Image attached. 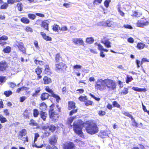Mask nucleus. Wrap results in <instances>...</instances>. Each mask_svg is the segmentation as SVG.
Returning a JSON list of instances; mask_svg holds the SVG:
<instances>
[{
  "label": "nucleus",
  "mask_w": 149,
  "mask_h": 149,
  "mask_svg": "<svg viewBox=\"0 0 149 149\" xmlns=\"http://www.w3.org/2000/svg\"><path fill=\"white\" fill-rule=\"evenodd\" d=\"M84 124L87 125L85 129L88 133L93 135L98 132V127L96 123L93 120L87 121L85 123H83L79 124H76L74 122L73 124V130L77 134L80 135L81 137H83V136H84L82 131Z\"/></svg>",
  "instance_id": "f257e3e1"
},
{
  "label": "nucleus",
  "mask_w": 149,
  "mask_h": 149,
  "mask_svg": "<svg viewBox=\"0 0 149 149\" xmlns=\"http://www.w3.org/2000/svg\"><path fill=\"white\" fill-rule=\"evenodd\" d=\"M54 104H52L49 106L48 113L49 117L51 120L54 122H56L58 120L59 117V113L61 112V108L58 105H57L56 107L57 109L54 110Z\"/></svg>",
  "instance_id": "f03ea898"
},
{
  "label": "nucleus",
  "mask_w": 149,
  "mask_h": 149,
  "mask_svg": "<svg viewBox=\"0 0 149 149\" xmlns=\"http://www.w3.org/2000/svg\"><path fill=\"white\" fill-rule=\"evenodd\" d=\"M105 88L107 87L109 90H113L116 88V84L115 81L108 78L104 80Z\"/></svg>",
  "instance_id": "7ed1b4c3"
},
{
  "label": "nucleus",
  "mask_w": 149,
  "mask_h": 149,
  "mask_svg": "<svg viewBox=\"0 0 149 149\" xmlns=\"http://www.w3.org/2000/svg\"><path fill=\"white\" fill-rule=\"evenodd\" d=\"M104 81L102 79H98L95 85V88L97 90L103 91L106 89Z\"/></svg>",
  "instance_id": "20e7f679"
},
{
  "label": "nucleus",
  "mask_w": 149,
  "mask_h": 149,
  "mask_svg": "<svg viewBox=\"0 0 149 149\" xmlns=\"http://www.w3.org/2000/svg\"><path fill=\"white\" fill-rule=\"evenodd\" d=\"M67 65L62 62L55 64L54 70L56 72H64L66 70Z\"/></svg>",
  "instance_id": "39448f33"
},
{
  "label": "nucleus",
  "mask_w": 149,
  "mask_h": 149,
  "mask_svg": "<svg viewBox=\"0 0 149 149\" xmlns=\"http://www.w3.org/2000/svg\"><path fill=\"white\" fill-rule=\"evenodd\" d=\"M62 147L63 149H75V146L73 142L68 141L63 144Z\"/></svg>",
  "instance_id": "423d86ee"
},
{
  "label": "nucleus",
  "mask_w": 149,
  "mask_h": 149,
  "mask_svg": "<svg viewBox=\"0 0 149 149\" xmlns=\"http://www.w3.org/2000/svg\"><path fill=\"white\" fill-rule=\"evenodd\" d=\"M45 90L47 92L51 94V96L56 100L57 102H58L60 100V97L58 95H57L53 92L52 90L49 87L47 86H46L45 88Z\"/></svg>",
  "instance_id": "0eeeda50"
},
{
  "label": "nucleus",
  "mask_w": 149,
  "mask_h": 149,
  "mask_svg": "<svg viewBox=\"0 0 149 149\" xmlns=\"http://www.w3.org/2000/svg\"><path fill=\"white\" fill-rule=\"evenodd\" d=\"M9 66L5 61H0V72H3L7 70Z\"/></svg>",
  "instance_id": "6e6552de"
},
{
  "label": "nucleus",
  "mask_w": 149,
  "mask_h": 149,
  "mask_svg": "<svg viewBox=\"0 0 149 149\" xmlns=\"http://www.w3.org/2000/svg\"><path fill=\"white\" fill-rule=\"evenodd\" d=\"M101 24L104 26H108L113 28L115 26L114 23L110 19H107L106 21H102L100 22Z\"/></svg>",
  "instance_id": "1a4fd4ad"
},
{
  "label": "nucleus",
  "mask_w": 149,
  "mask_h": 149,
  "mask_svg": "<svg viewBox=\"0 0 149 149\" xmlns=\"http://www.w3.org/2000/svg\"><path fill=\"white\" fill-rule=\"evenodd\" d=\"M16 46L18 47L20 51L23 54L26 53V50L22 42H18L15 44Z\"/></svg>",
  "instance_id": "9d476101"
},
{
  "label": "nucleus",
  "mask_w": 149,
  "mask_h": 149,
  "mask_svg": "<svg viewBox=\"0 0 149 149\" xmlns=\"http://www.w3.org/2000/svg\"><path fill=\"white\" fill-rule=\"evenodd\" d=\"M101 42L104 44L105 46L107 48H110L111 47V43L109 41V39L107 37L104 36L102 39Z\"/></svg>",
  "instance_id": "9b49d317"
},
{
  "label": "nucleus",
  "mask_w": 149,
  "mask_h": 149,
  "mask_svg": "<svg viewBox=\"0 0 149 149\" xmlns=\"http://www.w3.org/2000/svg\"><path fill=\"white\" fill-rule=\"evenodd\" d=\"M58 137L56 135H52L49 139V142L51 145L55 146L57 142Z\"/></svg>",
  "instance_id": "f8f14e48"
},
{
  "label": "nucleus",
  "mask_w": 149,
  "mask_h": 149,
  "mask_svg": "<svg viewBox=\"0 0 149 149\" xmlns=\"http://www.w3.org/2000/svg\"><path fill=\"white\" fill-rule=\"evenodd\" d=\"M42 68L39 66H38L35 69V72L37 75V79L39 80L42 78V76L41 74L42 72Z\"/></svg>",
  "instance_id": "ddd939ff"
},
{
  "label": "nucleus",
  "mask_w": 149,
  "mask_h": 149,
  "mask_svg": "<svg viewBox=\"0 0 149 149\" xmlns=\"http://www.w3.org/2000/svg\"><path fill=\"white\" fill-rule=\"evenodd\" d=\"M31 113L30 110L29 109L27 108L26 109L23 113L22 115L23 117L26 119H29L30 118V113Z\"/></svg>",
  "instance_id": "4468645a"
},
{
  "label": "nucleus",
  "mask_w": 149,
  "mask_h": 149,
  "mask_svg": "<svg viewBox=\"0 0 149 149\" xmlns=\"http://www.w3.org/2000/svg\"><path fill=\"white\" fill-rule=\"evenodd\" d=\"M73 42L75 45L79 44L80 45L84 46V42L81 38H75L72 39Z\"/></svg>",
  "instance_id": "2eb2a0df"
},
{
  "label": "nucleus",
  "mask_w": 149,
  "mask_h": 149,
  "mask_svg": "<svg viewBox=\"0 0 149 149\" xmlns=\"http://www.w3.org/2000/svg\"><path fill=\"white\" fill-rule=\"evenodd\" d=\"M39 137V135L38 133H36L35 134L34 140V143H35V141H37V138ZM33 146H34L37 148H42L43 146V144H41L40 145H37L36 144H35Z\"/></svg>",
  "instance_id": "dca6fc26"
},
{
  "label": "nucleus",
  "mask_w": 149,
  "mask_h": 149,
  "mask_svg": "<svg viewBox=\"0 0 149 149\" xmlns=\"http://www.w3.org/2000/svg\"><path fill=\"white\" fill-rule=\"evenodd\" d=\"M43 84L45 85L49 84L52 82L51 78L46 76H45L43 77Z\"/></svg>",
  "instance_id": "f3484780"
},
{
  "label": "nucleus",
  "mask_w": 149,
  "mask_h": 149,
  "mask_svg": "<svg viewBox=\"0 0 149 149\" xmlns=\"http://www.w3.org/2000/svg\"><path fill=\"white\" fill-rule=\"evenodd\" d=\"M149 24V22L146 21L144 22H142L141 21L139 20L136 23L137 26L143 28L144 26L148 25Z\"/></svg>",
  "instance_id": "a211bd4d"
},
{
  "label": "nucleus",
  "mask_w": 149,
  "mask_h": 149,
  "mask_svg": "<svg viewBox=\"0 0 149 149\" xmlns=\"http://www.w3.org/2000/svg\"><path fill=\"white\" fill-rule=\"evenodd\" d=\"M40 111L39 114L40 118L44 121L46 120L47 117V114L46 112L43 111Z\"/></svg>",
  "instance_id": "6ab92c4d"
},
{
  "label": "nucleus",
  "mask_w": 149,
  "mask_h": 149,
  "mask_svg": "<svg viewBox=\"0 0 149 149\" xmlns=\"http://www.w3.org/2000/svg\"><path fill=\"white\" fill-rule=\"evenodd\" d=\"M75 103L72 101H70L68 102V109L70 110L72 109H74L76 107Z\"/></svg>",
  "instance_id": "aec40b11"
},
{
  "label": "nucleus",
  "mask_w": 149,
  "mask_h": 149,
  "mask_svg": "<svg viewBox=\"0 0 149 149\" xmlns=\"http://www.w3.org/2000/svg\"><path fill=\"white\" fill-rule=\"evenodd\" d=\"M44 72L46 74L50 75L52 74V71L48 65H46L45 66Z\"/></svg>",
  "instance_id": "412c9836"
},
{
  "label": "nucleus",
  "mask_w": 149,
  "mask_h": 149,
  "mask_svg": "<svg viewBox=\"0 0 149 149\" xmlns=\"http://www.w3.org/2000/svg\"><path fill=\"white\" fill-rule=\"evenodd\" d=\"M54 59L55 62L57 63H58L61 61H63L62 57L59 53L56 54L54 57Z\"/></svg>",
  "instance_id": "4be33fe9"
},
{
  "label": "nucleus",
  "mask_w": 149,
  "mask_h": 149,
  "mask_svg": "<svg viewBox=\"0 0 149 149\" xmlns=\"http://www.w3.org/2000/svg\"><path fill=\"white\" fill-rule=\"evenodd\" d=\"M40 34L42 37L46 41H51L52 38L50 36H47L46 34L44 32H40Z\"/></svg>",
  "instance_id": "5701e85b"
},
{
  "label": "nucleus",
  "mask_w": 149,
  "mask_h": 149,
  "mask_svg": "<svg viewBox=\"0 0 149 149\" xmlns=\"http://www.w3.org/2000/svg\"><path fill=\"white\" fill-rule=\"evenodd\" d=\"M50 96V95L48 93L46 92L42 93L41 94L40 98L42 101L47 100Z\"/></svg>",
  "instance_id": "b1692460"
},
{
  "label": "nucleus",
  "mask_w": 149,
  "mask_h": 149,
  "mask_svg": "<svg viewBox=\"0 0 149 149\" xmlns=\"http://www.w3.org/2000/svg\"><path fill=\"white\" fill-rule=\"evenodd\" d=\"M8 39V37L5 35H3L1 37H0V45L3 46L4 45L6 44L7 42H2L1 40H7Z\"/></svg>",
  "instance_id": "393cba45"
},
{
  "label": "nucleus",
  "mask_w": 149,
  "mask_h": 149,
  "mask_svg": "<svg viewBox=\"0 0 149 149\" xmlns=\"http://www.w3.org/2000/svg\"><path fill=\"white\" fill-rule=\"evenodd\" d=\"M108 131L107 130H104L103 131L100 132L99 135L101 138H103L108 136Z\"/></svg>",
  "instance_id": "a878e982"
},
{
  "label": "nucleus",
  "mask_w": 149,
  "mask_h": 149,
  "mask_svg": "<svg viewBox=\"0 0 149 149\" xmlns=\"http://www.w3.org/2000/svg\"><path fill=\"white\" fill-rule=\"evenodd\" d=\"M2 4L0 7V9L6 10L8 7V5L7 3H3V1L2 0H0V5Z\"/></svg>",
  "instance_id": "bb28decb"
},
{
  "label": "nucleus",
  "mask_w": 149,
  "mask_h": 149,
  "mask_svg": "<svg viewBox=\"0 0 149 149\" xmlns=\"http://www.w3.org/2000/svg\"><path fill=\"white\" fill-rule=\"evenodd\" d=\"M41 26L47 31H49V24L45 21H43L41 22Z\"/></svg>",
  "instance_id": "cd10ccee"
},
{
  "label": "nucleus",
  "mask_w": 149,
  "mask_h": 149,
  "mask_svg": "<svg viewBox=\"0 0 149 149\" xmlns=\"http://www.w3.org/2000/svg\"><path fill=\"white\" fill-rule=\"evenodd\" d=\"M142 15V13L137 10L133 11V14L131 15V16L133 17H139Z\"/></svg>",
  "instance_id": "c85d7f7f"
},
{
  "label": "nucleus",
  "mask_w": 149,
  "mask_h": 149,
  "mask_svg": "<svg viewBox=\"0 0 149 149\" xmlns=\"http://www.w3.org/2000/svg\"><path fill=\"white\" fill-rule=\"evenodd\" d=\"M27 134V131L25 129H23L19 132L18 136L22 137L23 136L26 135Z\"/></svg>",
  "instance_id": "c756f323"
},
{
  "label": "nucleus",
  "mask_w": 149,
  "mask_h": 149,
  "mask_svg": "<svg viewBox=\"0 0 149 149\" xmlns=\"http://www.w3.org/2000/svg\"><path fill=\"white\" fill-rule=\"evenodd\" d=\"M20 20V21L24 24H29L30 22L29 19L25 17H22Z\"/></svg>",
  "instance_id": "7c9ffc66"
},
{
  "label": "nucleus",
  "mask_w": 149,
  "mask_h": 149,
  "mask_svg": "<svg viewBox=\"0 0 149 149\" xmlns=\"http://www.w3.org/2000/svg\"><path fill=\"white\" fill-rule=\"evenodd\" d=\"M23 7V5L21 2L18 3L16 5V7L17 10L19 11H21L22 10Z\"/></svg>",
  "instance_id": "2f4dec72"
},
{
  "label": "nucleus",
  "mask_w": 149,
  "mask_h": 149,
  "mask_svg": "<svg viewBox=\"0 0 149 149\" xmlns=\"http://www.w3.org/2000/svg\"><path fill=\"white\" fill-rule=\"evenodd\" d=\"M41 91V89L40 87H39L36 88L35 91L32 94V96L33 97H36L39 95V93Z\"/></svg>",
  "instance_id": "473e14b6"
},
{
  "label": "nucleus",
  "mask_w": 149,
  "mask_h": 149,
  "mask_svg": "<svg viewBox=\"0 0 149 149\" xmlns=\"http://www.w3.org/2000/svg\"><path fill=\"white\" fill-rule=\"evenodd\" d=\"M145 46V44L141 42H138L136 47L139 49L141 50L143 49Z\"/></svg>",
  "instance_id": "72a5a7b5"
},
{
  "label": "nucleus",
  "mask_w": 149,
  "mask_h": 149,
  "mask_svg": "<svg viewBox=\"0 0 149 149\" xmlns=\"http://www.w3.org/2000/svg\"><path fill=\"white\" fill-rule=\"evenodd\" d=\"M132 89L134 91L138 92H145L146 91L145 88H139L135 87H133Z\"/></svg>",
  "instance_id": "f704fd0d"
},
{
  "label": "nucleus",
  "mask_w": 149,
  "mask_h": 149,
  "mask_svg": "<svg viewBox=\"0 0 149 149\" xmlns=\"http://www.w3.org/2000/svg\"><path fill=\"white\" fill-rule=\"evenodd\" d=\"M52 27V29L54 31L56 32H58L59 29V26L58 25L56 24H54Z\"/></svg>",
  "instance_id": "c9c22d12"
},
{
  "label": "nucleus",
  "mask_w": 149,
  "mask_h": 149,
  "mask_svg": "<svg viewBox=\"0 0 149 149\" xmlns=\"http://www.w3.org/2000/svg\"><path fill=\"white\" fill-rule=\"evenodd\" d=\"M11 50V49L10 47L8 46L5 48L3 50V52L5 53H9Z\"/></svg>",
  "instance_id": "e433bc0d"
},
{
  "label": "nucleus",
  "mask_w": 149,
  "mask_h": 149,
  "mask_svg": "<svg viewBox=\"0 0 149 149\" xmlns=\"http://www.w3.org/2000/svg\"><path fill=\"white\" fill-rule=\"evenodd\" d=\"M40 109L41 111H45L47 108V106L45 103L44 102L41 103L40 105Z\"/></svg>",
  "instance_id": "4c0bfd02"
},
{
  "label": "nucleus",
  "mask_w": 149,
  "mask_h": 149,
  "mask_svg": "<svg viewBox=\"0 0 149 149\" xmlns=\"http://www.w3.org/2000/svg\"><path fill=\"white\" fill-rule=\"evenodd\" d=\"M94 41V40L93 37H88L86 38V42L89 44L92 43Z\"/></svg>",
  "instance_id": "58836bf2"
},
{
  "label": "nucleus",
  "mask_w": 149,
  "mask_h": 149,
  "mask_svg": "<svg viewBox=\"0 0 149 149\" xmlns=\"http://www.w3.org/2000/svg\"><path fill=\"white\" fill-rule=\"evenodd\" d=\"M39 113L38 109H35L33 110V115L34 117H37L38 116Z\"/></svg>",
  "instance_id": "ea45409f"
},
{
  "label": "nucleus",
  "mask_w": 149,
  "mask_h": 149,
  "mask_svg": "<svg viewBox=\"0 0 149 149\" xmlns=\"http://www.w3.org/2000/svg\"><path fill=\"white\" fill-rule=\"evenodd\" d=\"M30 122L29 123L30 125L32 126H37L38 125V123L36 121L33 119H31L30 120Z\"/></svg>",
  "instance_id": "a19ab883"
},
{
  "label": "nucleus",
  "mask_w": 149,
  "mask_h": 149,
  "mask_svg": "<svg viewBox=\"0 0 149 149\" xmlns=\"http://www.w3.org/2000/svg\"><path fill=\"white\" fill-rule=\"evenodd\" d=\"M36 65H44V62L41 60L35 59L34 61Z\"/></svg>",
  "instance_id": "79ce46f5"
},
{
  "label": "nucleus",
  "mask_w": 149,
  "mask_h": 149,
  "mask_svg": "<svg viewBox=\"0 0 149 149\" xmlns=\"http://www.w3.org/2000/svg\"><path fill=\"white\" fill-rule=\"evenodd\" d=\"M74 141L75 142L78 143V145L79 147L82 146L84 144V143L83 141L78 139H76Z\"/></svg>",
  "instance_id": "37998d69"
},
{
  "label": "nucleus",
  "mask_w": 149,
  "mask_h": 149,
  "mask_svg": "<svg viewBox=\"0 0 149 149\" xmlns=\"http://www.w3.org/2000/svg\"><path fill=\"white\" fill-rule=\"evenodd\" d=\"M75 117L73 116L68 118V119L67 121V123L68 125H71L73 121L75 119Z\"/></svg>",
  "instance_id": "c03bdc74"
},
{
  "label": "nucleus",
  "mask_w": 149,
  "mask_h": 149,
  "mask_svg": "<svg viewBox=\"0 0 149 149\" xmlns=\"http://www.w3.org/2000/svg\"><path fill=\"white\" fill-rule=\"evenodd\" d=\"M7 121L6 118L2 116L1 114H0V121L1 123H4Z\"/></svg>",
  "instance_id": "a18cd8bd"
},
{
  "label": "nucleus",
  "mask_w": 149,
  "mask_h": 149,
  "mask_svg": "<svg viewBox=\"0 0 149 149\" xmlns=\"http://www.w3.org/2000/svg\"><path fill=\"white\" fill-rule=\"evenodd\" d=\"M131 119L132 120V126L135 127H138V123L136 121L135 119L133 117L131 118Z\"/></svg>",
  "instance_id": "49530a36"
},
{
  "label": "nucleus",
  "mask_w": 149,
  "mask_h": 149,
  "mask_svg": "<svg viewBox=\"0 0 149 149\" xmlns=\"http://www.w3.org/2000/svg\"><path fill=\"white\" fill-rule=\"evenodd\" d=\"M112 105L113 107L120 108V106L118 102L116 101H113L112 102Z\"/></svg>",
  "instance_id": "de8ad7c7"
},
{
  "label": "nucleus",
  "mask_w": 149,
  "mask_h": 149,
  "mask_svg": "<svg viewBox=\"0 0 149 149\" xmlns=\"http://www.w3.org/2000/svg\"><path fill=\"white\" fill-rule=\"evenodd\" d=\"M13 93V92L11 91H5L4 92L3 94L6 97H9L10 95H11Z\"/></svg>",
  "instance_id": "09e8293b"
},
{
  "label": "nucleus",
  "mask_w": 149,
  "mask_h": 149,
  "mask_svg": "<svg viewBox=\"0 0 149 149\" xmlns=\"http://www.w3.org/2000/svg\"><path fill=\"white\" fill-rule=\"evenodd\" d=\"M49 129L50 131L53 132L56 130V127L53 125L52 124L49 126Z\"/></svg>",
  "instance_id": "8fccbe9b"
},
{
  "label": "nucleus",
  "mask_w": 149,
  "mask_h": 149,
  "mask_svg": "<svg viewBox=\"0 0 149 149\" xmlns=\"http://www.w3.org/2000/svg\"><path fill=\"white\" fill-rule=\"evenodd\" d=\"M28 17L31 19L34 20V19L36 17L35 15L32 13H29L28 14Z\"/></svg>",
  "instance_id": "3c124183"
},
{
  "label": "nucleus",
  "mask_w": 149,
  "mask_h": 149,
  "mask_svg": "<svg viewBox=\"0 0 149 149\" xmlns=\"http://www.w3.org/2000/svg\"><path fill=\"white\" fill-rule=\"evenodd\" d=\"M24 30L27 32H32L33 31L32 28L29 26H26L24 29Z\"/></svg>",
  "instance_id": "603ef678"
},
{
  "label": "nucleus",
  "mask_w": 149,
  "mask_h": 149,
  "mask_svg": "<svg viewBox=\"0 0 149 149\" xmlns=\"http://www.w3.org/2000/svg\"><path fill=\"white\" fill-rule=\"evenodd\" d=\"M79 100L81 102H85L86 100H87V98L86 96H80L79 97Z\"/></svg>",
  "instance_id": "864d4df0"
},
{
  "label": "nucleus",
  "mask_w": 149,
  "mask_h": 149,
  "mask_svg": "<svg viewBox=\"0 0 149 149\" xmlns=\"http://www.w3.org/2000/svg\"><path fill=\"white\" fill-rule=\"evenodd\" d=\"M133 79V78L132 76L130 77L129 75H127L126 78V82L128 84Z\"/></svg>",
  "instance_id": "5fc2aeb1"
},
{
  "label": "nucleus",
  "mask_w": 149,
  "mask_h": 149,
  "mask_svg": "<svg viewBox=\"0 0 149 149\" xmlns=\"http://www.w3.org/2000/svg\"><path fill=\"white\" fill-rule=\"evenodd\" d=\"M93 102L90 100H87L85 102V105L86 106H88L89 105H92Z\"/></svg>",
  "instance_id": "6e6d98bb"
},
{
  "label": "nucleus",
  "mask_w": 149,
  "mask_h": 149,
  "mask_svg": "<svg viewBox=\"0 0 149 149\" xmlns=\"http://www.w3.org/2000/svg\"><path fill=\"white\" fill-rule=\"evenodd\" d=\"M106 112L102 110H100L98 112V114L100 116H103L106 114Z\"/></svg>",
  "instance_id": "4d7b16f0"
},
{
  "label": "nucleus",
  "mask_w": 149,
  "mask_h": 149,
  "mask_svg": "<svg viewBox=\"0 0 149 149\" xmlns=\"http://www.w3.org/2000/svg\"><path fill=\"white\" fill-rule=\"evenodd\" d=\"M103 0H94L93 1L94 5H97L100 4L102 2Z\"/></svg>",
  "instance_id": "13d9d810"
},
{
  "label": "nucleus",
  "mask_w": 149,
  "mask_h": 149,
  "mask_svg": "<svg viewBox=\"0 0 149 149\" xmlns=\"http://www.w3.org/2000/svg\"><path fill=\"white\" fill-rule=\"evenodd\" d=\"M128 93V89L127 88H124L123 90L121 92V94L125 95L127 94Z\"/></svg>",
  "instance_id": "bf43d9fd"
},
{
  "label": "nucleus",
  "mask_w": 149,
  "mask_h": 149,
  "mask_svg": "<svg viewBox=\"0 0 149 149\" xmlns=\"http://www.w3.org/2000/svg\"><path fill=\"white\" fill-rule=\"evenodd\" d=\"M123 113L124 115L130 118L131 119L133 117L132 115L129 112L124 111Z\"/></svg>",
  "instance_id": "052dcab7"
},
{
  "label": "nucleus",
  "mask_w": 149,
  "mask_h": 149,
  "mask_svg": "<svg viewBox=\"0 0 149 149\" xmlns=\"http://www.w3.org/2000/svg\"><path fill=\"white\" fill-rule=\"evenodd\" d=\"M73 109L69 113L70 116H72L73 114L76 113H77L78 111V109Z\"/></svg>",
  "instance_id": "680f3d73"
},
{
  "label": "nucleus",
  "mask_w": 149,
  "mask_h": 149,
  "mask_svg": "<svg viewBox=\"0 0 149 149\" xmlns=\"http://www.w3.org/2000/svg\"><path fill=\"white\" fill-rule=\"evenodd\" d=\"M68 30V29L66 26H63L61 28L59 27V30L62 31H64Z\"/></svg>",
  "instance_id": "e2e57ef3"
},
{
  "label": "nucleus",
  "mask_w": 149,
  "mask_h": 149,
  "mask_svg": "<svg viewBox=\"0 0 149 149\" xmlns=\"http://www.w3.org/2000/svg\"><path fill=\"white\" fill-rule=\"evenodd\" d=\"M46 149H58L55 146H51L50 145H48L46 147Z\"/></svg>",
  "instance_id": "0e129e2a"
},
{
  "label": "nucleus",
  "mask_w": 149,
  "mask_h": 149,
  "mask_svg": "<svg viewBox=\"0 0 149 149\" xmlns=\"http://www.w3.org/2000/svg\"><path fill=\"white\" fill-rule=\"evenodd\" d=\"M89 95L92 98H93V99H95V100H96L97 101H99L100 100V98L96 97L93 94H92L91 93H90L89 94Z\"/></svg>",
  "instance_id": "69168bd1"
},
{
  "label": "nucleus",
  "mask_w": 149,
  "mask_h": 149,
  "mask_svg": "<svg viewBox=\"0 0 149 149\" xmlns=\"http://www.w3.org/2000/svg\"><path fill=\"white\" fill-rule=\"evenodd\" d=\"M110 2V1L107 0H106L104 2V6L106 7H108L109 6Z\"/></svg>",
  "instance_id": "338daca9"
},
{
  "label": "nucleus",
  "mask_w": 149,
  "mask_h": 149,
  "mask_svg": "<svg viewBox=\"0 0 149 149\" xmlns=\"http://www.w3.org/2000/svg\"><path fill=\"white\" fill-rule=\"evenodd\" d=\"M142 106L143 111L145 112H147L149 115V111L147 110L146 109V106L143 104H142Z\"/></svg>",
  "instance_id": "774afa93"
}]
</instances>
